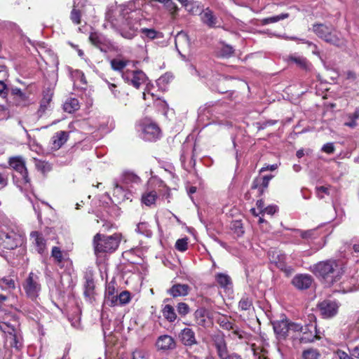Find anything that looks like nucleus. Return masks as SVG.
I'll return each mask as SVG.
<instances>
[{"label":"nucleus","mask_w":359,"mask_h":359,"mask_svg":"<svg viewBox=\"0 0 359 359\" xmlns=\"http://www.w3.org/2000/svg\"><path fill=\"white\" fill-rule=\"evenodd\" d=\"M318 198L323 199L326 196H332L336 193V189L331 186H320L316 188Z\"/></svg>","instance_id":"31"},{"label":"nucleus","mask_w":359,"mask_h":359,"mask_svg":"<svg viewBox=\"0 0 359 359\" xmlns=\"http://www.w3.org/2000/svg\"><path fill=\"white\" fill-rule=\"evenodd\" d=\"M313 328L314 330H316V327H313L312 325L309 326L308 330H304L301 335L299 336V340L303 343H309L312 342L316 338V334H313V331L311 330Z\"/></svg>","instance_id":"36"},{"label":"nucleus","mask_w":359,"mask_h":359,"mask_svg":"<svg viewBox=\"0 0 359 359\" xmlns=\"http://www.w3.org/2000/svg\"><path fill=\"white\" fill-rule=\"evenodd\" d=\"M165 8L174 15L177 11V6L171 0H167V3L165 4Z\"/></svg>","instance_id":"57"},{"label":"nucleus","mask_w":359,"mask_h":359,"mask_svg":"<svg viewBox=\"0 0 359 359\" xmlns=\"http://www.w3.org/2000/svg\"><path fill=\"white\" fill-rule=\"evenodd\" d=\"M289 17L288 13H281L278 15L265 18L260 20V23L262 25H266L271 23H276L280 20H285Z\"/></svg>","instance_id":"39"},{"label":"nucleus","mask_w":359,"mask_h":359,"mask_svg":"<svg viewBox=\"0 0 359 359\" xmlns=\"http://www.w3.org/2000/svg\"><path fill=\"white\" fill-rule=\"evenodd\" d=\"M80 108L79 102L76 98L67 99L63 104V109L66 112L73 113Z\"/></svg>","instance_id":"33"},{"label":"nucleus","mask_w":359,"mask_h":359,"mask_svg":"<svg viewBox=\"0 0 359 359\" xmlns=\"http://www.w3.org/2000/svg\"><path fill=\"white\" fill-rule=\"evenodd\" d=\"M122 239L121 233L107 236L97 233L93 238V247L96 255L100 253H111L117 250Z\"/></svg>","instance_id":"2"},{"label":"nucleus","mask_w":359,"mask_h":359,"mask_svg":"<svg viewBox=\"0 0 359 359\" xmlns=\"http://www.w3.org/2000/svg\"><path fill=\"white\" fill-rule=\"evenodd\" d=\"M179 337L185 346H192L197 343L194 332L189 327L183 329L180 333Z\"/></svg>","instance_id":"17"},{"label":"nucleus","mask_w":359,"mask_h":359,"mask_svg":"<svg viewBox=\"0 0 359 359\" xmlns=\"http://www.w3.org/2000/svg\"><path fill=\"white\" fill-rule=\"evenodd\" d=\"M136 231L144 235L147 237H151L152 235V231L149 227L147 222H140L137 224Z\"/></svg>","instance_id":"45"},{"label":"nucleus","mask_w":359,"mask_h":359,"mask_svg":"<svg viewBox=\"0 0 359 359\" xmlns=\"http://www.w3.org/2000/svg\"><path fill=\"white\" fill-rule=\"evenodd\" d=\"M128 60L115 58L111 60L110 64L112 69L114 71L121 72L127 66Z\"/></svg>","instance_id":"42"},{"label":"nucleus","mask_w":359,"mask_h":359,"mask_svg":"<svg viewBox=\"0 0 359 359\" xmlns=\"http://www.w3.org/2000/svg\"><path fill=\"white\" fill-rule=\"evenodd\" d=\"M345 75L346 81H348L350 83H356L357 75L354 72L348 70L346 72Z\"/></svg>","instance_id":"56"},{"label":"nucleus","mask_w":359,"mask_h":359,"mask_svg":"<svg viewBox=\"0 0 359 359\" xmlns=\"http://www.w3.org/2000/svg\"><path fill=\"white\" fill-rule=\"evenodd\" d=\"M322 151L328 154H332L334 151L333 143L329 142L324 144L322 147Z\"/></svg>","instance_id":"60"},{"label":"nucleus","mask_w":359,"mask_h":359,"mask_svg":"<svg viewBox=\"0 0 359 359\" xmlns=\"http://www.w3.org/2000/svg\"><path fill=\"white\" fill-rule=\"evenodd\" d=\"M233 52V48L229 46H225L221 50V55L222 57H229Z\"/></svg>","instance_id":"62"},{"label":"nucleus","mask_w":359,"mask_h":359,"mask_svg":"<svg viewBox=\"0 0 359 359\" xmlns=\"http://www.w3.org/2000/svg\"><path fill=\"white\" fill-rule=\"evenodd\" d=\"M304 359H318L320 354L316 349L309 348L303 352Z\"/></svg>","instance_id":"47"},{"label":"nucleus","mask_w":359,"mask_h":359,"mask_svg":"<svg viewBox=\"0 0 359 359\" xmlns=\"http://www.w3.org/2000/svg\"><path fill=\"white\" fill-rule=\"evenodd\" d=\"M309 330V325H306L304 327L298 323H289L287 335H289L292 333H294L296 334L294 335L293 337H299V336L301 335L302 332L304 330Z\"/></svg>","instance_id":"34"},{"label":"nucleus","mask_w":359,"mask_h":359,"mask_svg":"<svg viewBox=\"0 0 359 359\" xmlns=\"http://www.w3.org/2000/svg\"><path fill=\"white\" fill-rule=\"evenodd\" d=\"M311 270L316 276L327 279L338 274V265L335 261L327 260L314 264Z\"/></svg>","instance_id":"7"},{"label":"nucleus","mask_w":359,"mask_h":359,"mask_svg":"<svg viewBox=\"0 0 359 359\" xmlns=\"http://www.w3.org/2000/svg\"><path fill=\"white\" fill-rule=\"evenodd\" d=\"M189 13H195V6L193 3L189 2L188 0H177Z\"/></svg>","instance_id":"55"},{"label":"nucleus","mask_w":359,"mask_h":359,"mask_svg":"<svg viewBox=\"0 0 359 359\" xmlns=\"http://www.w3.org/2000/svg\"><path fill=\"white\" fill-rule=\"evenodd\" d=\"M118 304L123 305L128 304L130 300V294L128 291H123L118 295Z\"/></svg>","instance_id":"50"},{"label":"nucleus","mask_w":359,"mask_h":359,"mask_svg":"<svg viewBox=\"0 0 359 359\" xmlns=\"http://www.w3.org/2000/svg\"><path fill=\"white\" fill-rule=\"evenodd\" d=\"M144 18L143 12L138 2H128L109 9L106 20L122 37L133 39L137 33L138 24Z\"/></svg>","instance_id":"1"},{"label":"nucleus","mask_w":359,"mask_h":359,"mask_svg":"<svg viewBox=\"0 0 359 359\" xmlns=\"http://www.w3.org/2000/svg\"><path fill=\"white\" fill-rule=\"evenodd\" d=\"M252 306V302L248 297H243L238 303V307L243 311H248Z\"/></svg>","instance_id":"46"},{"label":"nucleus","mask_w":359,"mask_h":359,"mask_svg":"<svg viewBox=\"0 0 359 359\" xmlns=\"http://www.w3.org/2000/svg\"><path fill=\"white\" fill-rule=\"evenodd\" d=\"M140 32L144 35V36L149 39H159L163 37L162 33L157 32L154 29L143 28L141 29Z\"/></svg>","instance_id":"41"},{"label":"nucleus","mask_w":359,"mask_h":359,"mask_svg":"<svg viewBox=\"0 0 359 359\" xmlns=\"http://www.w3.org/2000/svg\"><path fill=\"white\" fill-rule=\"evenodd\" d=\"M82 0H79L77 3L76 1L74 2V8L71 12L70 18L72 22L76 25H79L81 22V11L76 8L79 7V3Z\"/></svg>","instance_id":"44"},{"label":"nucleus","mask_w":359,"mask_h":359,"mask_svg":"<svg viewBox=\"0 0 359 359\" xmlns=\"http://www.w3.org/2000/svg\"><path fill=\"white\" fill-rule=\"evenodd\" d=\"M140 182V179L138 176L133 173H126L123 175L120 183L126 187L127 189L133 191L135 184H138Z\"/></svg>","instance_id":"22"},{"label":"nucleus","mask_w":359,"mask_h":359,"mask_svg":"<svg viewBox=\"0 0 359 359\" xmlns=\"http://www.w3.org/2000/svg\"><path fill=\"white\" fill-rule=\"evenodd\" d=\"M104 304L109 306H114L118 304V295H111L104 297Z\"/></svg>","instance_id":"52"},{"label":"nucleus","mask_w":359,"mask_h":359,"mask_svg":"<svg viewBox=\"0 0 359 359\" xmlns=\"http://www.w3.org/2000/svg\"><path fill=\"white\" fill-rule=\"evenodd\" d=\"M172 79V76L170 74H165L158 79V84H165L169 83Z\"/></svg>","instance_id":"58"},{"label":"nucleus","mask_w":359,"mask_h":359,"mask_svg":"<svg viewBox=\"0 0 359 359\" xmlns=\"http://www.w3.org/2000/svg\"><path fill=\"white\" fill-rule=\"evenodd\" d=\"M177 310L179 314L185 316L189 312V306L187 304L181 302L177 304Z\"/></svg>","instance_id":"54"},{"label":"nucleus","mask_w":359,"mask_h":359,"mask_svg":"<svg viewBox=\"0 0 359 359\" xmlns=\"http://www.w3.org/2000/svg\"><path fill=\"white\" fill-rule=\"evenodd\" d=\"M0 283L4 285L2 289H15V283L13 278L9 277H4L0 279Z\"/></svg>","instance_id":"49"},{"label":"nucleus","mask_w":359,"mask_h":359,"mask_svg":"<svg viewBox=\"0 0 359 359\" xmlns=\"http://www.w3.org/2000/svg\"><path fill=\"white\" fill-rule=\"evenodd\" d=\"M51 255L55 259L56 263L61 266L64 262H69V258L67 255H64L63 252L58 247H53L51 251Z\"/></svg>","instance_id":"35"},{"label":"nucleus","mask_w":359,"mask_h":359,"mask_svg":"<svg viewBox=\"0 0 359 359\" xmlns=\"http://www.w3.org/2000/svg\"><path fill=\"white\" fill-rule=\"evenodd\" d=\"M30 239L34 245L36 250L40 254H42L46 249V240L44 239L42 233L38 231H32L30 233Z\"/></svg>","instance_id":"19"},{"label":"nucleus","mask_w":359,"mask_h":359,"mask_svg":"<svg viewBox=\"0 0 359 359\" xmlns=\"http://www.w3.org/2000/svg\"><path fill=\"white\" fill-rule=\"evenodd\" d=\"M94 282L92 279H88L86 282L85 285V292L84 294L86 297H90L93 293L94 290Z\"/></svg>","instance_id":"51"},{"label":"nucleus","mask_w":359,"mask_h":359,"mask_svg":"<svg viewBox=\"0 0 359 359\" xmlns=\"http://www.w3.org/2000/svg\"><path fill=\"white\" fill-rule=\"evenodd\" d=\"M22 286L26 296L33 301L38 298L41 291L40 278L38 274L34 272L29 273L22 283Z\"/></svg>","instance_id":"6"},{"label":"nucleus","mask_w":359,"mask_h":359,"mask_svg":"<svg viewBox=\"0 0 359 359\" xmlns=\"http://www.w3.org/2000/svg\"><path fill=\"white\" fill-rule=\"evenodd\" d=\"M194 316L196 323L200 325L205 327L208 321V313L207 311L203 308L197 309L194 313Z\"/></svg>","instance_id":"32"},{"label":"nucleus","mask_w":359,"mask_h":359,"mask_svg":"<svg viewBox=\"0 0 359 359\" xmlns=\"http://www.w3.org/2000/svg\"><path fill=\"white\" fill-rule=\"evenodd\" d=\"M202 22L210 27H215L217 24V19L213 12L208 8L204 9L201 13Z\"/></svg>","instance_id":"23"},{"label":"nucleus","mask_w":359,"mask_h":359,"mask_svg":"<svg viewBox=\"0 0 359 359\" xmlns=\"http://www.w3.org/2000/svg\"><path fill=\"white\" fill-rule=\"evenodd\" d=\"M348 121L345 122L344 125L350 128H355L357 126V120L359 118V110L356 109L353 114L347 115Z\"/></svg>","instance_id":"43"},{"label":"nucleus","mask_w":359,"mask_h":359,"mask_svg":"<svg viewBox=\"0 0 359 359\" xmlns=\"http://www.w3.org/2000/svg\"><path fill=\"white\" fill-rule=\"evenodd\" d=\"M215 346L219 357L222 359L228 354L225 341L222 336H216L214 339Z\"/></svg>","instance_id":"28"},{"label":"nucleus","mask_w":359,"mask_h":359,"mask_svg":"<svg viewBox=\"0 0 359 359\" xmlns=\"http://www.w3.org/2000/svg\"><path fill=\"white\" fill-rule=\"evenodd\" d=\"M34 161L35 167L38 171L45 174L51 170L52 167L48 162L36 158H34Z\"/></svg>","instance_id":"40"},{"label":"nucleus","mask_w":359,"mask_h":359,"mask_svg":"<svg viewBox=\"0 0 359 359\" xmlns=\"http://www.w3.org/2000/svg\"><path fill=\"white\" fill-rule=\"evenodd\" d=\"M140 127L142 137L145 140L153 141L159 137L161 131L156 123L145 121L141 123Z\"/></svg>","instance_id":"10"},{"label":"nucleus","mask_w":359,"mask_h":359,"mask_svg":"<svg viewBox=\"0 0 359 359\" xmlns=\"http://www.w3.org/2000/svg\"><path fill=\"white\" fill-rule=\"evenodd\" d=\"M344 337L349 343H354L359 339V320L348 327V332L344 334Z\"/></svg>","instance_id":"24"},{"label":"nucleus","mask_w":359,"mask_h":359,"mask_svg":"<svg viewBox=\"0 0 359 359\" xmlns=\"http://www.w3.org/2000/svg\"><path fill=\"white\" fill-rule=\"evenodd\" d=\"M312 30L319 38L327 43L336 46H344L346 45V40L332 26H327L324 24H316L313 25Z\"/></svg>","instance_id":"3"},{"label":"nucleus","mask_w":359,"mask_h":359,"mask_svg":"<svg viewBox=\"0 0 359 359\" xmlns=\"http://www.w3.org/2000/svg\"><path fill=\"white\" fill-rule=\"evenodd\" d=\"M8 76V74L5 67H2L0 69V84L6 85L5 82L6 81Z\"/></svg>","instance_id":"61"},{"label":"nucleus","mask_w":359,"mask_h":359,"mask_svg":"<svg viewBox=\"0 0 359 359\" xmlns=\"http://www.w3.org/2000/svg\"><path fill=\"white\" fill-rule=\"evenodd\" d=\"M288 325L289 322L286 319L276 320L273 323L274 332L278 338L286 337L288 332Z\"/></svg>","instance_id":"20"},{"label":"nucleus","mask_w":359,"mask_h":359,"mask_svg":"<svg viewBox=\"0 0 359 359\" xmlns=\"http://www.w3.org/2000/svg\"><path fill=\"white\" fill-rule=\"evenodd\" d=\"M175 41L177 49L179 48L186 49L190 47V39L188 34L184 32H180L177 33L175 36Z\"/></svg>","instance_id":"25"},{"label":"nucleus","mask_w":359,"mask_h":359,"mask_svg":"<svg viewBox=\"0 0 359 359\" xmlns=\"http://www.w3.org/2000/svg\"><path fill=\"white\" fill-rule=\"evenodd\" d=\"M320 314L324 318L334 317L338 312L339 304L335 301L324 300L319 304Z\"/></svg>","instance_id":"11"},{"label":"nucleus","mask_w":359,"mask_h":359,"mask_svg":"<svg viewBox=\"0 0 359 359\" xmlns=\"http://www.w3.org/2000/svg\"><path fill=\"white\" fill-rule=\"evenodd\" d=\"M133 359H148V353L144 350L137 349L133 353Z\"/></svg>","instance_id":"53"},{"label":"nucleus","mask_w":359,"mask_h":359,"mask_svg":"<svg viewBox=\"0 0 359 359\" xmlns=\"http://www.w3.org/2000/svg\"><path fill=\"white\" fill-rule=\"evenodd\" d=\"M353 280V287L348 289L347 292H351L353 290H356L359 288V270L356 271V277L352 278Z\"/></svg>","instance_id":"63"},{"label":"nucleus","mask_w":359,"mask_h":359,"mask_svg":"<svg viewBox=\"0 0 359 359\" xmlns=\"http://www.w3.org/2000/svg\"><path fill=\"white\" fill-rule=\"evenodd\" d=\"M68 137V133L65 131H59L55 133L51 138L52 149H60L67 142Z\"/></svg>","instance_id":"21"},{"label":"nucleus","mask_w":359,"mask_h":359,"mask_svg":"<svg viewBox=\"0 0 359 359\" xmlns=\"http://www.w3.org/2000/svg\"><path fill=\"white\" fill-rule=\"evenodd\" d=\"M273 178V175H266L256 178L252 185V189H260V192L262 193L264 189L268 187L269 181Z\"/></svg>","instance_id":"29"},{"label":"nucleus","mask_w":359,"mask_h":359,"mask_svg":"<svg viewBox=\"0 0 359 359\" xmlns=\"http://www.w3.org/2000/svg\"><path fill=\"white\" fill-rule=\"evenodd\" d=\"M175 346L176 344L175 339L168 334L160 336L156 342V347L157 350L163 352L172 350Z\"/></svg>","instance_id":"13"},{"label":"nucleus","mask_w":359,"mask_h":359,"mask_svg":"<svg viewBox=\"0 0 359 359\" xmlns=\"http://www.w3.org/2000/svg\"><path fill=\"white\" fill-rule=\"evenodd\" d=\"M8 163L10 166L19 175V178L16 180L18 187L20 189H30L32 184L25 159L20 156H13L10 158Z\"/></svg>","instance_id":"5"},{"label":"nucleus","mask_w":359,"mask_h":359,"mask_svg":"<svg viewBox=\"0 0 359 359\" xmlns=\"http://www.w3.org/2000/svg\"><path fill=\"white\" fill-rule=\"evenodd\" d=\"M188 238H183L178 239L175 243V248L180 252H184L187 250Z\"/></svg>","instance_id":"48"},{"label":"nucleus","mask_w":359,"mask_h":359,"mask_svg":"<svg viewBox=\"0 0 359 359\" xmlns=\"http://www.w3.org/2000/svg\"><path fill=\"white\" fill-rule=\"evenodd\" d=\"M286 61L289 64H295L299 68L306 71L310 70L311 67V65L305 57L296 54L289 55L286 58Z\"/></svg>","instance_id":"18"},{"label":"nucleus","mask_w":359,"mask_h":359,"mask_svg":"<svg viewBox=\"0 0 359 359\" xmlns=\"http://www.w3.org/2000/svg\"><path fill=\"white\" fill-rule=\"evenodd\" d=\"M122 77L124 81L136 88L147 81L146 74L141 70H126L123 72Z\"/></svg>","instance_id":"9"},{"label":"nucleus","mask_w":359,"mask_h":359,"mask_svg":"<svg viewBox=\"0 0 359 359\" xmlns=\"http://www.w3.org/2000/svg\"><path fill=\"white\" fill-rule=\"evenodd\" d=\"M292 283L296 288L299 290H305L311 286L312 283V278L309 275H297L292 279Z\"/></svg>","instance_id":"16"},{"label":"nucleus","mask_w":359,"mask_h":359,"mask_svg":"<svg viewBox=\"0 0 359 359\" xmlns=\"http://www.w3.org/2000/svg\"><path fill=\"white\" fill-rule=\"evenodd\" d=\"M157 198V194L156 191H151L145 192L142 196V202L147 206H150L155 203Z\"/></svg>","instance_id":"38"},{"label":"nucleus","mask_w":359,"mask_h":359,"mask_svg":"<svg viewBox=\"0 0 359 359\" xmlns=\"http://www.w3.org/2000/svg\"><path fill=\"white\" fill-rule=\"evenodd\" d=\"M0 240L4 248L13 250L22 244L24 237L16 226H2L0 227Z\"/></svg>","instance_id":"4"},{"label":"nucleus","mask_w":359,"mask_h":359,"mask_svg":"<svg viewBox=\"0 0 359 359\" xmlns=\"http://www.w3.org/2000/svg\"><path fill=\"white\" fill-rule=\"evenodd\" d=\"M18 322L13 320L12 323L3 320L0 322V330L6 334V340L10 345L16 348L21 346L20 338L17 335Z\"/></svg>","instance_id":"8"},{"label":"nucleus","mask_w":359,"mask_h":359,"mask_svg":"<svg viewBox=\"0 0 359 359\" xmlns=\"http://www.w3.org/2000/svg\"><path fill=\"white\" fill-rule=\"evenodd\" d=\"M115 293H116V289H115L114 283H108L106 287V289H105L104 297L114 295Z\"/></svg>","instance_id":"59"},{"label":"nucleus","mask_w":359,"mask_h":359,"mask_svg":"<svg viewBox=\"0 0 359 359\" xmlns=\"http://www.w3.org/2000/svg\"><path fill=\"white\" fill-rule=\"evenodd\" d=\"M11 95L15 100L16 104L19 105H25L28 102V97L18 88H12L9 89Z\"/></svg>","instance_id":"26"},{"label":"nucleus","mask_w":359,"mask_h":359,"mask_svg":"<svg viewBox=\"0 0 359 359\" xmlns=\"http://www.w3.org/2000/svg\"><path fill=\"white\" fill-rule=\"evenodd\" d=\"M113 196L117 203H121L125 200L131 201L132 191L121 183H116L113 189Z\"/></svg>","instance_id":"12"},{"label":"nucleus","mask_w":359,"mask_h":359,"mask_svg":"<svg viewBox=\"0 0 359 359\" xmlns=\"http://www.w3.org/2000/svg\"><path fill=\"white\" fill-rule=\"evenodd\" d=\"M163 316L169 322H174L177 318L174 308L169 304L165 305L162 310Z\"/></svg>","instance_id":"37"},{"label":"nucleus","mask_w":359,"mask_h":359,"mask_svg":"<svg viewBox=\"0 0 359 359\" xmlns=\"http://www.w3.org/2000/svg\"><path fill=\"white\" fill-rule=\"evenodd\" d=\"M90 42L97 47L101 51L107 52V49L111 46V43L104 36L94 32L91 33L89 36Z\"/></svg>","instance_id":"14"},{"label":"nucleus","mask_w":359,"mask_h":359,"mask_svg":"<svg viewBox=\"0 0 359 359\" xmlns=\"http://www.w3.org/2000/svg\"><path fill=\"white\" fill-rule=\"evenodd\" d=\"M189 287L185 284L174 285L169 290V293L173 297H183L189 294Z\"/></svg>","instance_id":"27"},{"label":"nucleus","mask_w":359,"mask_h":359,"mask_svg":"<svg viewBox=\"0 0 359 359\" xmlns=\"http://www.w3.org/2000/svg\"><path fill=\"white\" fill-rule=\"evenodd\" d=\"M217 283L223 288L229 290L231 287L232 282L230 276L224 273H218L215 275Z\"/></svg>","instance_id":"30"},{"label":"nucleus","mask_w":359,"mask_h":359,"mask_svg":"<svg viewBox=\"0 0 359 359\" xmlns=\"http://www.w3.org/2000/svg\"><path fill=\"white\" fill-rule=\"evenodd\" d=\"M286 255L280 252H273L271 261L287 276H290L293 273V269L287 266L285 263Z\"/></svg>","instance_id":"15"},{"label":"nucleus","mask_w":359,"mask_h":359,"mask_svg":"<svg viewBox=\"0 0 359 359\" xmlns=\"http://www.w3.org/2000/svg\"><path fill=\"white\" fill-rule=\"evenodd\" d=\"M8 182V175L6 172H0V189L5 187Z\"/></svg>","instance_id":"64"}]
</instances>
